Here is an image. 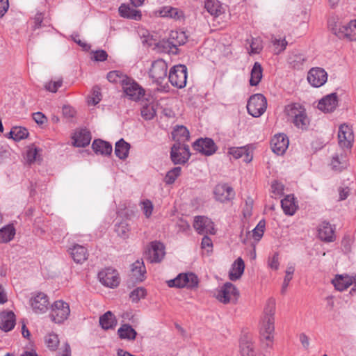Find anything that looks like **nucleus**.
Listing matches in <instances>:
<instances>
[{
	"label": "nucleus",
	"mask_w": 356,
	"mask_h": 356,
	"mask_svg": "<svg viewBox=\"0 0 356 356\" xmlns=\"http://www.w3.org/2000/svg\"><path fill=\"white\" fill-rule=\"evenodd\" d=\"M268 265L273 270H276L279 268V254L277 252L274 253L272 257L268 258Z\"/></svg>",
	"instance_id": "nucleus-60"
},
{
	"label": "nucleus",
	"mask_w": 356,
	"mask_h": 356,
	"mask_svg": "<svg viewBox=\"0 0 356 356\" xmlns=\"http://www.w3.org/2000/svg\"><path fill=\"white\" fill-rule=\"evenodd\" d=\"M353 132L352 129L346 124H341L339 128V145L342 148H350L353 142Z\"/></svg>",
	"instance_id": "nucleus-17"
},
{
	"label": "nucleus",
	"mask_w": 356,
	"mask_h": 356,
	"mask_svg": "<svg viewBox=\"0 0 356 356\" xmlns=\"http://www.w3.org/2000/svg\"><path fill=\"white\" fill-rule=\"evenodd\" d=\"M167 283L169 287H187L193 289L197 286L198 278L192 273L184 274L181 273L175 279L168 280Z\"/></svg>",
	"instance_id": "nucleus-8"
},
{
	"label": "nucleus",
	"mask_w": 356,
	"mask_h": 356,
	"mask_svg": "<svg viewBox=\"0 0 356 356\" xmlns=\"http://www.w3.org/2000/svg\"><path fill=\"white\" fill-rule=\"evenodd\" d=\"M119 13L121 17L135 20H138L141 18V13L140 10L131 8L129 5L122 4L119 7Z\"/></svg>",
	"instance_id": "nucleus-31"
},
{
	"label": "nucleus",
	"mask_w": 356,
	"mask_h": 356,
	"mask_svg": "<svg viewBox=\"0 0 356 356\" xmlns=\"http://www.w3.org/2000/svg\"><path fill=\"white\" fill-rule=\"evenodd\" d=\"M130 230V225L126 221H121L115 225V231L118 236L124 239L129 237Z\"/></svg>",
	"instance_id": "nucleus-44"
},
{
	"label": "nucleus",
	"mask_w": 356,
	"mask_h": 356,
	"mask_svg": "<svg viewBox=\"0 0 356 356\" xmlns=\"http://www.w3.org/2000/svg\"><path fill=\"white\" fill-rule=\"evenodd\" d=\"M262 67L259 62H255L250 73V84L252 86H257L262 78Z\"/></svg>",
	"instance_id": "nucleus-38"
},
{
	"label": "nucleus",
	"mask_w": 356,
	"mask_h": 356,
	"mask_svg": "<svg viewBox=\"0 0 356 356\" xmlns=\"http://www.w3.org/2000/svg\"><path fill=\"white\" fill-rule=\"evenodd\" d=\"M168 65L163 59H157L152 63L148 71L149 77L158 85L162 83L167 77Z\"/></svg>",
	"instance_id": "nucleus-6"
},
{
	"label": "nucleus",
	"mask_w": 356,
	"mask_h": 356,
	"mask_svg": "<svg viewBox=\"0 0 356 356\" xmlns=\"http://www.w3.org/2000/svg\"><path fill=\"white\" fill-rule=\"evenodd\" d=\"M329 27L332 33L340 39L348 41H356V19L350 20L346 24L329 22Z\"/></svg>",
	"instance_id": "nucleus-3"
},
{
	"label": "nucleus",
	"mask_w": 356,
	"mask_h": 356,
	"mask_svg": "<svg viewBox=\"0 0 356 356\" xmlns=\"http://www.w3.org/2000/svg\"><path fill=\"white\" fill-rule=\"evenodd\" d=\"M346 157L343 154L335 155L331 161V166L334 170L341 171L347 167Z\"/></svg>",
	"instance_id": "nucleus-41"
},
{
	"label": "nucleus",
	"mask_w": 356,
	"mask_h": 356,
	"mask_svg": "<svg viewBox=\"0 0 356 356\" xmlns=\"http://www.w3.org/2000/svg\"><path fill=\"white\" fill-rule=\"evenodd\" d=\"M194 229L200 234H215L213 222L207 217L196 216L193 223Z\"/></svg>",
	"instance_id": "nucleus-16"
},
{
	"label": "nucleus",
	"mask_w": 356,
	"mask_h": 356,
	"mask_svg": "<svg viewBox=\"0 0 356 356\" xmlns=\"http://www.w3.org/2000/svg\"><path fill=\"white\" fill-rule=\"evenodd\" d=\"M165 247L163 243L154 241L150 243L147 251L148 259L151 263L160 262L165 256Z\"/></svg>",
	"instance_id": "nucleus-19"
},
{
	"label": "nucleus",
	"mask_w": 356,
	"mask_h": 356,
	"mask_svg": "<svg viewBox=\"0 0 356 356\" xmlns=\"http://www.w3.org/2000/svg\"><path fill=\"white\" fill-rule=\"evenodd\" d=\"M62 83L63 81L61 79L56 81H51L44 85V88L47 90L49 92H56L58 90V89L62 86Z\"/></svg>",
	"instance_id": "nucleus-56"
},
{
	"label": "nucleus",
	"mask_w": 356,
	"mask_h": 356,
	"mask_svg": "<svg viewBox=\"0 0 356 356\" xmlns=\"http://www.w3.org/2000/svg\"><path fill=\"white\" fill-rule=\"evenodd\" d=\"M265 221L261 220L252 230V236L256 241H259L264 232Z\"/></svg>",
	"instance_id": "nucleus-54"
},
{
	"label": "nucleus",
	"mask_w": 356,
	"mask_h": 356,
	"mask_svg": "<svg viewBox=\"0 0 356 356\" xmlns=\"http://www.w3.org/2000/svg\"><path fill=\"white\" fill-rule=\"evenodd\" d=\"M37 155L38 149L33 145L29 147L26 154V161L29 164L34 163L37 159Z\"/></svg>",
	"instance_id": "nucleus-55"
},
{
	"label": "nucleus",
	"mask_w": 356,
	"mask_h": 356,
	"mask_svg": "<svg viewBox=\"0 0 356 356\" xmlns=\"http://www.w3.org/2000/svg\"><path fill=\"white\" fill-rule=\"evenodd\" d=\"M238 296V289L230 282H226L216 295V298L224 304L236 302Z\"/></svg>",
	"instance_id": "nucleus-9"
},
{
	"label": "nucleus",
	"mask_w": 356,
	"mask_h": 356,
	"mask_svg": "<svg viewBox=\"0 0 356 356\" xmlns=\"http://www.w3.org/2000/svg\"><path fill=\"white\" fill-rule=\"evenodd\" d=\"M193 147L195 150L206 156L212 155L217 150L215 143L209 138L197 139L193 143Z\"/></svg>",
	"instance_id": "nucleus-13"
},
{
	"label": "nucleus",
	"mask_w": 356,
	"mask_h": 356,
	"mask_svg": "<svg viewBox=\"0 0 356 356\" xmlns=\"http://www.w3.org/2000/svg\"><path fill=\"white\" fill-rule=\"evenodd\" d=\"M250 54H259L262 49L261 41L259 38H252L250 44Z\"/></svg>",
	"instance_id": "nucleus-58"
},
{
	"label": "nucleus",
	"mask_w": 356,
	"mask_h": 356,
	"mask_svg": "<svg viewBox=\"0 0 356 356\" xmlns=\"http://www.w3.org/2000/svg\"><path fill=\"white\" fill-rule=\"evenodd\" d=\"M156 111L155 106L153 104H147L143 105L141 108V115L146 120H150L154 118Z\"/></svg>",
	"instance_id": "nucleus-46"
},
{
	"label": "nucleus",
	"mask_w": 356,
	"mask_h": 356,
	"mask_svg": "<svg viewBox=\"0 0 356 356\" xmlns=\"http://www.w3.org/2000/svg\"><path fill=\"white\" fill-rule=\"evenodd\" d=\"M318 237L321 241L332 242L334 239V230L329 222H323L318 227Z\"/></svg>",
	"instance_id": "nucleus-27"
},
{
	"label": "nucleus",
	"mask_w": 356,
	"mask_h": 356,
	"mask_svg": "<svg viewBox=\"0 0 356 356\" xmlns=\"http://www.w3.org/2000/svg\"><path fill=\"white\" fill-rule=\"evenodd\" d=\"M168 79L173 86L183 88L186 85L187 67L184 65L172 67L170 70Z\"/></svg>",
	"instance_id": "nucleus-7"
},
{
	"label": "nucleus",
	"mask_w": 356,
	"mask_h": 356,
	"mask_svg": "<svg viewBox=\"0 0 356 356\" xmlns=\"http://www.w3.org/2000/svg\"><path fill=\"white\" fill-rule=\"evenodd\" d=\"M29 136L28 130L22 127H14L8 134V138H13L15 141H19L27 138Z\"/></svg>",
	"instance_id": "nucleus-40"
},
{
	"label": "nucleus",
	"mask_w": 356,
	"mask_h": 356,
	"mask_svg": "<svg viewBox=\"0 0 356 356\" xmlns=\"http://www.w3.org/2000/svg\"><path fill=\"white\" fill-rule=\"evenodd\" d=\"M295 271V268L293 265H288L286 270V275L284 278L283 284L282 286V293H284L290 281L292 280L293 274Z\"/></svg>",
	"instance_id": "nucleus-49"
},
{
	"label": "nucleus",
	"mask_w": 356,
	"mask_h": 356,
	"mask_svg": "<svg viewBox=\"0 0 356 356\" xmlns=\"http://www.w3.org/2000/svg\"><path fill=\"white\" fill-rule=\"evenodd\" d=\"M145 296L146 290L143 287H138L131 292L129 298L132 302H137Z\"/></svg>",
	"instance_id": "nucleus-52"
},
{
	"label": "nucleus",
	"mask_w": 356,
	"mask_h": 356,
	"mask_svg": "<svg viewBox=\"0 0 356 356\" xmlns=\"http://www.w3.org/2000/svg\"><path fill=\"white\" fill-rule=\"evenodd\" d=\"M332 283L337 290L342 291L348 289L353 284V278L348 275H338Z\"/></svg>",
	"instance_id": "nucleus-36"
},
{
	"label": "nucleus",
	"mask_w": 356,
	"mask_h": 356,
	"mask_svg": "<svg viewBox=\"0 0 356 356\" xmlns=\"http://www.w3.org/2000/svg\"><path fill=\"white\" fill-rule=\"evenodd\" d=\"M284 113L288 120L295 127L302 130H306L310 123L305 108L298 103L288 104L284 108Z\"/></svg>",
	"instance_id": "nucleus-2"
},
{
	"label": "nucleus",
	"mask_w": 356,
	"mask_h": 356,
	"mask_svg": "<svg viewBox=\"0 0 356 356\" xmlns=\"http://www.w3.org/2000/svg\"><path fill=\"white\" fill-rule=\"evenodd\" d=\"M107 57L108 54L104 50H98L93 53L92 58L96 61H104Z\"/></svg>",
	"instance_id": "nucleus-64"
},
{
	"label": "nucleus",
	"mask_w": 356,
	"mask_h": 356,
	"mask_svg": "<svg viewBox=\"0 0 356 356\" xmlns=\"http://www.w3.org/2000/svg\"><path fill=\"white\" fill-rule=\"evenodd\" d=\"M122 88L125 94L134 101L140 99L145 94L144 90L129 77L127 78L124 83H122Z\"/></svg>",
	"instance_id": "nucleus-12"
},
{
	"label": "nucleus",
	"mask_w": 356,
	"mask_h": 356,
	"mask_svg": "<svg viewBox=\"0 0 356 356\" xmlns=\"http://www.w3.org/2000/svg\"><path fill=\"white\" fill-rule=\"evenodd\" d=\"M141 205L144 214L147 218H149L152 215L153 211V204L152 202L149 200H146L141 202Z\"/></svg>",
	"instance_id": "nucleus-57"
},
{
	"label": "nucleus",
	"mask_w": 356,
	"mask_h": 356,
	"mask_svg": "<svg viewBox=\"0 0 356 356\" xmlns=\"http://www.w3.org/2000/svg\"><path fill=\"white\" fill-rule=\"evenodd\" d=\"M15 234V229L13 225L6 226L0 229V242L7 243L11 241Z\"/></svg>",
	"instance_id": "nucleus-42"
},
{
	"label": "nucleus",
	"mask_w": 356,
	"mask_h": 356,
	"mask_svg": "<svg viewBox=\"0 0 356 356\" xmlns=\"http://www.w3.org/2000/svg\"><path fill=\"white\" fill-rule=\"evenodd\" d=\"M305 61V56L298 52H293L289 57V63L294 68H300Z\"/></svg>",
	"instance_id": "nucleus-47"
},
{
	"label": "nucleus",
	"mask_w": 356,
	"mask_h": 356,
	"mask_svg": "<svg viewBox=\"0 0 356 356\" xmlns=\"http://www.w3.org/2000/svg\"><path fill=\"white\" fill-rule=\"evenodd\" d=\"M327 80V74L326 71L321 67H313L307 74L308 82L315 88H318L324 85Z\"/></svg>",
	"instance_id": "nucleus-11"
},
{
	"label": "nucleus",
	"mask_w": 356,
	"mask_h": 356,
	"mask_svg": "<svg viewBox=\"0 0 356 356\" xmlns=\"http://www.w3.org/2000/svg\"><path fill=\"white\" fill-rule=\"evenodd\" d=\"M181 171V167H175L169 170L165 177V182L167 184H172L176 179L180 175Z\"/></svg>",
	"instance_id": "nucleus-50"
},
{
	"label": "nucleus",
	"mask_w": 356,
	"mask_h": 356,
	"mask_svg": "<svg viewBox=\"0 0 356 356\" xmlns=\"http://www.w3.org/2000/svg\"><path fill=\"white\" fill-rule=\"evenodd\" d=\"M131 270L136 280L141 282L144 280L146 268L143 261L137 260L133 263Z\"/></svg>",
	"instance_id": "nucleus-33"
},
{
	"label": "nucleus",
	"mask_w": 356,
	"mask_h": 356,
	"mask_svg": "<svg viewBox=\"0 0 356 356\" xmlns=\"http://www.w3.org/2000/svg\"><path fill=\"white\" fill-rule=\"evenodd\" d=\"M99 324L104 330H108L116 325L117 321L113 314L108 311L99 317Z\"/></svg>",
	"instance_id": "nucleus-34"
},
{
	"label": "nucleus",
	"mask_w": 356,
	"mask_h": 356,
	"mask_svg": "<svg viewBox=\"0 0 356 356\" xmlns=\"http://www.w3.org/2000/svg\"><path fill=\"white\" fill-rule=\"evenodd\" d=\"M213 194L217 201L223 203L232 200L235 197L234 189L226 184L216 186Z\"/></svg>",
	"instance_id": "nucleus-15"
},
{
	"label": "nucleus",
	"mask_w": 356,
	"mask_h": 356,
	"mask_svg": "<svg viewBox=\"0 0 356 356\" xmlns=\"http://www.w3.org/2000/svg\"><path fill=\"white\" fill-rule=\"evenodd\" d=\"M191 156L189 147L177 143L171 147L170 157L174 164H184L188 161Z\"/></svg>",
	"instance_id": "nucleus-10"
},
{
	"label": "nucleus",
	"mask_w": 356,
	"mask_h": 356,
	"mask_svg": "<svg viewBox=\"0 0 356 356\" xmlns=\"http://www.w3.org/2000/svg\"><path fill=\"white\" fill-rule=\"evenodd\" d=\"M160 14L161 17L174 19H178L181 16V12L177 8L170 6L163 7L161 10Z\"/></svg>",
	"instance_id": "nucleus-48"
},
{
	"label": "nucleus",
	"mask_w": 356,
	"mask_h": 356,
	"mask_svg": "<svg viewBox=\"0 0 356 356\" xmlns=\"http://www.w3.org/2000/svg\"><path fill=\"white\" fill-rule=\"evenodd\" d=\"M338 104V98L336 93H331L322 98L318 104V108L323 113L333 112Z\"/></svg>",
	"instance_id": "nucleus-21"
},
{
	"label": "nucleus",
	"mask_w": 356,
	"mask_h": 356,
	"mask_svg": "<svg viewBox=\"0 0 356 356\" xmlns=\"http://www.w3.org/2000/svg\"><path fill=\"white\" fill-rule=\"evenodd\" d=\"M33 119L40 125L44 124L47 121L46 116L41 112H37L33 114Z\"/></svg>",
	"instance_id": "nucleus-62"
},
{
	"label": "nucleus",
	"mask_w": 356,
	"mask_h": 356,
	"mask_svg": "<svg viewBox=\"0 0 356 356\" xmlns=\"http://www.w3.org/2000/svg\"><path fill=\"white\" fill-rule=\"evenodd\" d=\"M173 138L179 143L188 140L189 138V131L184 126H178L172 132Z\"/></svg>",
	"instance_id": "nucleus-43"
},
{
	"label": "nucleus",
	"mask_w": 356,
	"mask_h": 356,
	"mask_svg": "<svg viewBox=\"0 0 356 356\" xmlns=\"http://www.w3.org/2000/svg\"><path fill=\"white\" fill-rule=\"evenodd\" d=\"M272 42L273 44V46L275 47V54L277 55L282 52L286 49L288 44L284 38H273Z\"/></svg>",
	"instance_id": "nucleus-53"
},
{
	"label": "nucleus",
	"mask_w": 356,
	"mask_h": 356,
	"mask_svg": "<svg viewBox=\"0 0 356 356\" xmlns=\"http://www.w3.org/2000/svg\"><path fill=\"white\" fill-rule=\"evenodd\" d=\"M275 300L269 298L264 307L260 323V339L265 348H271L274 339Z\"/></svg>",
	"instance_id": "nucleus-1"
},
{
	"label": "nucleus",
	"mask_w": 356,
	"mask_h": 356,
	"mask_svg": "<svg viewBox=\"0 0 356 356\" xmlns=\"http://www.w3.org/2000/svg\"><path fill=\"white\" fill-rule=\"evenodd\" d=\"M240 353L242 356H256L257 353L250 339L244 336L240 341Z\"/></svg>",
	"instance_id": "nucleus-32"
},
{
	"label": "nucleus",
	"mask_w": 356,
	"mask_h": 356,
	"mask_svg": "<svg viewBox=\"0 0 356 356\" xmlns=\"http://www.w3.org/2000/svg\"><path fill=\"white\" fill-rule=\"evenodd\" d=\"M15 325V315L11 311L0 313V329L5 332L11 330Z\"/></svg>",
	"instance_id": "nucleus-23"
},
{
	"label": "nucleus",
	"mask_w": 356,
	"mask_h": 356,
	"mask_svg": "<svg viewBox=\"0 0 356 356\" xmlns=\"http://www.w3.org/2000/svg\"><path fill=\"white\" fill-rule=\"evenodd\" d=\"M187 41V36L184 31H172L170 38L167 41L170 51L172 53L176 52L177 46L183 45Z\"/></svg>",
	"instance_id": "nucleus-22"
},
{
	"label": "nucleus",
	"mask_w": 356,
	"mask_h": 356,
	"mask_svg": "<svg viewBox=\"0 0 356 356\" xmlns=\"http://www.w3.org/2000/svg\"><path fill=\"white\" fill-rule=\"evenodd\" d=\"M68 252L73 260L77 264L83 263L88 257L87 249L79 244H75L72 248H69Z\"/></svg>",
	"instance_id": "nucleus-24"
},
{
	"label": "nucleus",
	"mask_w": 356,
	"mask_h": 356,
	"mask_svg": "<svg viewBox=\"0 0 356 356\" xmlns=\"http://www.w3.org/2000/svg\"><path fill=\"white\" fill-rule=\"evenodd\" d=\"M128 76L124 74L120 71H111L107 74V79L111 83H120L122 86V83H124L126 80H127Z\"/></svg>",
	"instance_id": "nucleus-45"
},
{
	"label": "nucleus",
	"mask_w": 356,
	"mask_h": 356,
	"mask_svg": "<svg viewBox=\"0 0 356 356\" xmlns=\"http://www.w3.org/2000/svg\"><path fill=\"white\" fill-rule=\"evenodd\" d=\"M229 154L234 159L243 158V161L249 163L252 159V155L250 154V149L248 147H231L229 149Z\"/></svg>",
	"instance_id": "nucleus-26"
},
{
	"label": "nucleus",
	"mask_w": 356,
	"mask_h": 356,
	"mask_svg": "<svg viewBox=\"0 0 356 356\" xmlns=\"http://www.w3.org/2000/svg\"><path fill=\"white\" fill-rule=\"evenodd\" d=\"M44 341L47 347L51 350H55L59 344V339L56 334H47L45 337Z\"/></svg>",
	"instance_id": "nucleus-51"
},
{
	"label": "nucleus",
	"mask_w": 356,
	"mask_h": 356,
	"mask_svg": "<svg viewBox=\"0 0 356 356\" xmlns=\"http://www.w3.org/2000/svg\"><path fill=\"white\" fill-rule=\"evenodd\" d=\"M281 207L286 215L293 216L298 209L294 196L293 195H286L281 200Z\"/></svg>",
	"instance_id": "nucleus-28"
},
{
	"label": "nucleus",
	"mask_w": 356,
	"mask_h": 356,
	"mask_svg": "<svg viewBox=\"0 0 356 356\" xmlns=\"http://www.w3.org/2000/svg\"><path fill=\"white\" fill-rule=\"evenodd\" d=\"M49 298L44 293H38L31 299V305L35 314H44L49 308Z\"/></svg>",
	"instance_id": "nucleus-18"
},
{
	"label": "nucleus",
	"mask_w": 356,
	"mask_h": 356,
	"mask_svg": "<svg viewBox=\"0 0 356 356\" xmlns=\"http://www.w3.org/2000/svg\"><path fill=\"white\" fill-rule=\"evenodd\" d=\"M101 100V92L98 87H95L92 91V97L91 98V103L93 105L97 104Z\"/></svg>",
	"instance_id": "nucleus-63"
},
{
	"label": "nucleus",
	"mask_w": 356,
	"mask_h": 356,
	"mask_svg": "<svg viewBox=\"0 0 356 356\" xmlns=\"http://www.w3.org/2000/svg\"><path fill=\"white\" fill-rule=\"evenodd\" d=\"M272 193L277 195H281L284 192V186L278 181H274L271 185Z\"/></svg>",
	"instance_id": "nucleus-61"
},
{
	"label": "nucleus",
	"mask_w": 356,
	"mask_h": 356,
	"mask_svg": "<svg viewBox=\"0 0 356 356\" xmlns=\"http://www.w3.org/2000/svg\"><path fill=\"white\" fill-rule=\"evenodd\" d=\"M289 139L283 134L275 135L270 140V146L273 152L277 155H282L289 146Z\"/></svg>",
	"instance_id": "nucleus-20"
},
{
	"label": "nucleus",
	"mask_w": 356,
	"mask_h": 356,
	"mask_svg": "<svg viewBox=\"0 0 356 356\" xmlns=\"http://www.w3.org/2000/svg\"><path fill=\"white\" fill-rule=\"evenodd\" d=\"M267 108L266 98L260 93L250 96L247 104V110L250 115L254 118L260 117Z\"/></svg>",
	"instance_id": "nucleus-4"
},
{
	"label": "nucleus",
	"mask_w": 356,
	"mask_h": 356,
	"mask_svg": "<svg viewBox=\"0 0 356 356\" xmlns=\"http://www.w3.org/2000/svg\"><path fill=\"white\" fill-rule=\"evenodd\" d=\"M92 147L96 154L102 155H109L112 152V145L103 140H95L92 144Z\"/></svg>",
	"instance_id": "nucleus-30"
},
{
	"label": "nucleus",
	"mask_w": 356,
	"mask_h": 356,
	"mask_svg": "<svg viewBox=\"0 0 356 356\" xmlns=\"http://www.w3.org/2000/svg\"><path fill=\"white\" fill-rule=\"evenodd\" d=\"M73 144L76 147H86L91 140V134L86 129L76 131L73 136Z\"/></svg>",
	"instance_id": "nucleus-25"
},
{
	"label": "nucleus",
	"mask_w": 356,
	"mask_h": 356,
	"mask_svg": "<svg viewBox=\"0 0 356 356\" xmlns=\"http://www.w3.org/2000/svg\"><path fill=\"white\" fill-rule=\"evenodd\" d=\"M100 282L106 286L114 288L118 286L120 278L115 270L106 268L98 273Z\"/></svg>",
	"instance_id": "nucleus-14"
},
{
	"label": "nucleus",
	"mask_w": 356,
	"mask_h": 356,
	"mask_svg": "<svg viewBox=\"0 0 356 356\" xmlns=\"http://www.w3.org/2000/svg\"><path fill=\"white\" fill-rule=\"evenodd\" d=\"M70 314V305L63 300H56L51 306L49 316L56 323H61L67 319Z\"/></svg>",
	"instance_id": "nucleus-5"
},
{
	"label": "nucleus",
	"mask_w": 356,
	"mask_h": 356,
	"mask_svg": "<svg viewBox=\"0 0 356 356\" xmlns=\"http://www.w3.org/2000/svg\"><path fill=\"white\" fill-rule=\"evenodd\" d=\"M120 339L134 340L137 335L136 331L129 324H123L118 330Z\"/></svg>",
	"instance_id": "nucleus-37"
},
{
	"label": "nucleus",
	"mask_w": 356,
	"mask_h": 356,
	"mask_svg": "<svg viewBox=\"0 0 356 356\" xmlns=\"http://www.w3.org/2000/svg\"><path fill=\"white\" fill-rule=\"evenodd\" d=\"M130 145L120 139L115 143V154L120 159H125L128 156Z\"/></svg>",
	"instance_id": "nucleus-39"
},
{
	"label": "nucleus",
	"mask_w": 356,
	"mask_h": 356,
	"mask_svg": "<svg viewBox=\"0 0 356 356\" xmlns=\"http://www.w3.org/2000/svg\"><path fill=\"white\" fill-rule=\"evenodd\" d=\"M253 207V200L251 198H248L245 201V204L243 209V214L244 218H248L251 216Z\"/></svg>",
	"instance_id": "nucleus-59"
},
{
	"label": "nucleus",
	"mask_w": 356,
	"mask_h": 356,
	"mask_svg": "<svg viewBox=\"0 0 356 356\" xmlns=\"http://www.w3.org/2000/svg\"><path fill=\"white\" fill-rule=\"evenodd\" d=\"M245 264L243 260L239 257L232 264V268L229 273V278L232 281L238 280L244 272Z\"/></svg>",
	"instance_id": "nucleus-29"
},
{
	"label": "nucleus",
	"mask_w": 356,
	"mask_h": 356,
	"mask_svg": "<svg viewBox=\"0 0 356 356\" xmlns=\"http://www.w3.org/2000/svg\"><path fill=\"white\" fill-rule=\"evenodd\" d=\"M204 8L208 13L215 17H218L223 13V8L218 0H207Z\"/></svg>",
	"instance_id": "nucleus-35"
}]
</instances>
